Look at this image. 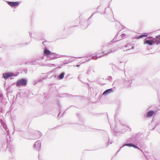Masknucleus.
<instances>
[{"label": "nucleus", "instance_id": "nucleus-12", "mask_svg": "<svg viewBox=\"0 0 160 160\" xmlns=\"http://www.w3.org/2000/svg\"><path fill=\"white\" fill-rule=\"evenodd\" d=\"M38 145L39 147L40 146V144L39 142H36L34 144V146L36 147L37 145Z\"/></svg>", "mask_w": 160, "mask_h": 160}, {"label": "nucleus", "instance_id": "nucleus-6", "mask_svg": "<svg viewBox=\"0 0 160 160\" xmlns=\"http://www.w3.org/2000/svg\"><path fill=\"white\" fill-rule=\"evenodd\" d=\"M155 39L157 44H160V35L157 36Z\"/></svg>", "mask_w": 160, "mask_h": 160}, {"label": "nucleus", "instance_id": "nucleus-1", "mask_svg": "<svg viewBox=\"0 0 160 160\" xmlns=\"http://www.w3.org/2000/svg\"><path fill=\"white\" fill-rule=\"evenodd\" d=\"M27 84V82L26 80L25 79H21L18 80L16 83V86L21 85L26 86Z\"/></svg>", "mask_w": 160, "mask_h": 160}, {"label": "nucleus", "instance_id": "nucleus-11", "mask_svg": "<svg viewBox=\"0 0 160 160\" xmlns=\"http://www.w3.org/2000/svg\"><path fill=\"white\" fill-rule=\"evenodd\" d=\"M148 35L146 33H144L143 34L140 35L138 37V38H141L143 37H147Z\"/></svg>", "mask_w": 160, "mask_h": 160}, {"label": "nucleus", "instance_id": "nucleus-8", "mask_svg": "<svg viewBox=\"0 0 160 160\" xmlns=\"http://www.w3.org/2000/svg\"><path fill=\"white\" fill-rule=\"evenodd\" d=\"M112 92V88L106 90L103 93V95H105V94H108L111 93Z\"/></svg>", "mask_w": 160, "mask_h": 160}, {"label": "nucleus", "instance_id": "nucleus-13", "mask_svg": "<svg viewBox=\"0 0 160 160\" xmlns=\"http://www.w3.org/2000/svg\"><path fill=\"white\" fill-rule=\"evenodd\" d=\"M121 36L122 38H124L126 37V35L125 34L123 33L121 35Z\"/></svg>", "mask_w": 160, "mask_h": 160}, {"label": "nucleus", "instance_id": "nucleus-9", "mask_svg": "<svg viewBox=\"0 0 160 160\" xmlns=\"http://www.w3.org/2000/svg\"><path fill=\"white\" fill-rule=\"evenodd\" d=\"M44 53L47 55H50L52 52L49 50L46 49L44 50Z\"/></svg>", "mask_w": 160, "mask_h": 160}, {"label": "nucleus", "instance_id": "nucleus-17", "mask_svg": "<svg viewBox=\"0 0 160 160\" xmlns=\"http://www.w3.org/2000/svg\"><path fill=\"white\" fill-rule=\"evenodd\" d=\"M111 52V51H110V52H108V53H105V55H107L108 53H110Z\"/></svg>", "mask_w": 160, "mask_h": 160}, {"label": "nucleus", "instance_id": "nucleus-10", "mask_svg": "<svg viewBox=\"0 0 160 160\" xmlns=\"http://www.w3.org/2000/svg\"><path fill=\"white\" fill-rule=\"evenodd\" d=\"M64 74L65 73L64 72L61 73L59 76V78L60 79H62L64 77Z\"/></svg>", "mask_w": 160, "mask_h": 160}, {"label": "nucleus", "instance_id": "nucleus-7", "mask_svg": "<svg viewBox=\"0 0 160 160\" xmlns=\"http://www.w3.org/2000/svg\"><path fill=\"white\" fill-rule=\"evenodd\" d=\"M154 112L152 110L149 111L147 113V117L149 118L151 117L154 113Z\"/></svg>", "mask_w": 160, "mask_h": 160}, {"label": "nucleus", "instance_id": "nucleus-14", "mask_svg": "<svg viewBox=\"0 0 160 160\" xmlns=\"http://www.w3.org/2000/svg\"><path fill=\"white\" fill-rule=\"evenodd\" d=\"M132 144H127L125 145V146H129V147H132Z\"/></svg>", "mask_w": 160, "mask_h": 160}, {"label": "nucleus", "instance_id": "nucleus-3", "mask_svg": "<svg viewBox=\"0 0 160 160\" xmlns=\"http://www.w3.org/2000/svg\"><path fill=\"white\" fill-rule=\"evenodd\" d=\"M153 43H156L155 38L152 40H145L144 42V44H148L150 45H152Z\"/></svg>", "mask_w": 160, "mask_h": 160}, {"label": "nucleus", "instance_id": "nucleus-15", "mask_svg": "<svg viewBox=\"0 0 160 160\" xmlns=\"http://www.w3.org/2000/svg\"><path fill=\"white\" fill-rule=\"evenodd\" d=\"M132 147H134L135 148H138V147L136 146L135 145H133V144H132Z\"/></svg>", "mask_w": 160, "mask_h": 160}, {"label": "nucleus", "instance_id": "nucleus-16", "mask_svg": "<svg viewBox=\"0 0 160 160\" xmlns=\"http://www.w3.org/2000/svg\"><path fill=\"white\" fill-rule=\"evenodd\" d=\"M98 54H97V58H100V57H102V56H103V55H102V56H98Z\"/></svg>", "mask_w": 160, "mask_h": 160}, {"label": "nucleus", "instance_id": "nucleus-2", "mask_svg": "<svg viewBox=\"0 0 160 160\" xmlns=\"http://www.w3.org/2000/svg\"><path fill=\"white\" fill-rule=\"evenodd\" d=\"M15 76V75L13 73L11 72L3 74V77L5 79L9 78L11 76Z\"/></svg>", "mask_w": 160, "mask_h": 160}, {"label": "nucleus", "instance_id": "nucleus-5", "mask_svg": "<svg viewBox=\"0 0 160 160\" xmlns=\"http://www.w3.org/2000/svg\"><path fill=\"white\" fill-rule=\"evenodd\" d=\"M50 57L52 59H55L58 58V55L54 53H52Z\"/></svg>", "mask_w": 160, "mask_h": 160}, {"label": "nucleus", "instance_id": "nucleus-4", "mask_svg": "<svg viewBox=\"0 0 160 160\" xmlns=\"http://www.w3.org/2000/svg\"><path fill=\"white\" fill-rule=\"evenodd\" d=\"M8 4L11 7H16L18 6L19 3L18 2H8Z\"/></svg>", "mask_w": 160, "mask_h": 160}]
</instances>
